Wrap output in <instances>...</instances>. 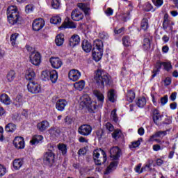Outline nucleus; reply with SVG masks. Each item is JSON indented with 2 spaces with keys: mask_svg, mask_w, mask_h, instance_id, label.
Segmentation results:
<instances>
[{
  "mask_svg": "<svg viewBox=\"0 0 178 178\" xmlns=\"http://www.w3.org/2000/svg\"><path fill=\"white\" fill-rule=\"evenodd\" d=\"M49 133L51 136H52V137H54V136H58L60 131L56 127H51L49 129Z\"/></svg>",
  "mask_w": 178,
  "mask_h": 178,
  "instance_id": "nucleus-42",
  "label": "nucleus"
},
{
  "mask_svg": "<svg viewBox=\"0 0 178 178\" xmlns=\"http://www.w3.org/2000/svg\"><path fill=\"white\" fill-rule=\"evenodd\" d=\"M135 171L136 173H143L144 171V168H141V164H138L136 168H135Z\"/></svg>",
  "mask_w": 178,
  "mask_h": 178,
  "instance_id": "nucleus-57",
  "label": "nucleus"
},
{
  "mask_svg": "<svg viewBox=\"0 0 178 178\" xmlns=\"http://www.w3.org/2000/svg\"><path fill=\"white\" fill-rule=\"evenodd\" d=\"M78 8L84 12L85 15H90V6L84 3H79L77 4Z\"/></svg>",
  "mask_w": 178,
  "mask_h": 178,
  "instance_id": "nucleus-27",
  "label": "nucleus"
},
{
  "mask_svg": "<svg viewBox=\"0 0 178 178\" xmlns=\"http://www.w3.org/2000/svg\"><path fill=\"white\" fill-rule=\"evenodd\" d=\"M152 4L149 3H146V8H145V10L147 12H149L151 10H152Z\"/></svg>",
  "mask_w": 178,
  "mask_h": 178,
  "instance_id": "nucleus-60",
  "label": "nucleus"
},
{
  "mask_svg": "<svg viewBox=\"0 0 178 178\" xmlns=\"http://www.w3.org/2000/svg\"><path fill=\"white\" fill-rule=\"evenodd\" d=\"M136 105L138 108H144L147 105V99L145 97H140L136 102Z\"/></svg>",
  "mask_w": 178,
  "mask_h": 178,
  "instance_id": "nucleus-37",
  "label": "nucleus"
},
{
  "mask_svg": "<svg viewBox=\"0 0 178 178\" xmlns=\"http://www.w3.org/2000/svg\"><path fill=\"white\" fill-rule=\"evenodd\" d=\"M94 95L97 97L98 103H97V102H92L88 95H83L80 97L79 100V105L81 106L82 109H86L90 113H94L97 108H102L105 99L104 94L98 90L94 91Z\"/></svg>",
  "mask_w": 178,
  "mask_h": 178,
  "instance_id": "nucleus-1",
  "label": "nucleus"
},
{
  "mask_svg": "<svg viewBox=\"0 0 178 178\" xmlns=\"http://www.w3.org/2000/svg\"><path fill=\"white\" fill-rule=\"evenodd\" d=\"M168 95H165L164 97H163L160 99V103L162 106H165V105H166V104H168Z\"/></svg>",
  "mask_w": 178,
  "mask_h": 178,
  "instance_id": "nucleus-51",
  "label": "nucleus"
},
{
  "mask_svg": "<svg viewBox=\"0 0 178 178\" xmlns=\"http://www.w3.org/2000/svg\"><path fill=\"white\" fill-rule=\"evenodd\" d=\"M93 159L95 165H102L106 162V153L102 149H97L93 152Z\"/></svg>",
  "mask_w": 178,
  "mask_h": 178,
  "instance_id": "nucleus-5",
  "label": "nucleus"
},
{
  "mask_svg": "<svg viewBox=\"0 0 178 178\" xmlns=\"http://www.w3.org/2000/svg\"><path fill=\"white\" fill-rule=\"evenodd\" d=\"M49 62L53 69H60L63 65V61L58 57H51Z\"/></svg>",
  "mask_w": 178,
  "mask_h": 178,
  "instance_id": "nucleus-11",
  "label": "nucleus"
},
{
  "mask_svg": "<svg viewBox=\"0 0 178 178\" xmlns=\"http://www.w3.org/2000/svg\"><path fill=\"white\" fill-rule=\"evenodd\" d=\"M159 137L158 136V134L156 132L154 134L152 135L149 138V142L156 141V143H159V140L158 139Z\"/></svg>",
  "mask_w": 178,
  "mask_h": 178,
  "instance_id": "nucleus-49",
  "label": "nucleus"
},
{
  "mask_svg": "<svg viewBox=\"0 0 178 178\" xmlns=\"http://www.w3.org/2000/svg\"><path fill=\"white\" fill-rule=\"evenodd\" d=\"M19 35L17 33H13L10 35V41L13 47H16V45H17V38H19Z\"/></svg>",
  "mask_w": 178,
  "mask_h": 178,
  "instance_id": "nucleus-32",
  "label": "nucleus"
},
{
  "mask_svg": "<svg viewBox=\"0 0 178 178\" xmlns=\"http://www.w3.org/2000/svg\"><path fill=\"white\" fill-rule=\"evenodd\" d=\"M35 78V72H34V69L28 68L25 72V79L26 80H34Z\"/></svg>",
  "mask_w": 178,
  "mask_h": 178,
  "instance_id": "nucleus-20",
  "label": "nucleus"
},
{
  "mask_svg": "<svg viewBox=\"0 0 178 178\" xmlns=\"http://www.w3.org/2000/svg\"><path fill=\"white\" fill-rule=\"evenodd\" d=\"M143 48L145 49H149V48H151V38H147L144 39Z\"/></svg>",
  "mask_w": 178,
  "mask_h": 178,
  "instance_id": "nucleus-43",
  "label": "nucleus"
},
{
  "mask_svg": "<svg viewBox=\"0 0 178 178\" xmlns=\"http://www.w3.org/2000/svg\"><path fill=\"white\" fill-rule=\"evenodd\" d=\"M13 145L17 149H23L24 148V139L22 136H17L13 140Z\"/></svg>",
  "mask_w": 178,
  "mask_h": 178,
  "instance_id": "nucleus-14",
  "label": "nucleus"
},
{
  "mask_svg": "<svg viewBox=\"0 0 178 178\" xmlns=\"http://www.w3.org/2000/svg\"><path fill=\"white\" fill-rule=\"evenodd\" d=\"M172 26H175V22L169 19V15L165 13L163 17V28L166 30L168 27L170 29Z\"/></svg>",
  "mask_w": 178,
  "mask_h": 178,
  "instance_id": "nucleus-17",
  "label": "nucleus"
},
{
  "mask_svg": "<svg viewBox=\"0 0 178 178\" xmlns=\"http://www.w3.org/2000/svg\"><path fill=\"white\" fill-rule=\"evenodd\" d=\"M105 127H106V130L110 131V133H112V131H113V130H115L113 125L112 124H111L110 122L106 123Z\"/></svg>",
  "mask_w": 178,
  "mask_h": 178,
  "instance_id": "nucleus-53",
  "label": "nucleus"
},
{
  "mask_svg": "<svg viewBox=\"0 0 178 178\" xmlns=\"http://www.w3.org/2000/svg\"><path fill=\"white\" fill-rule=\"evenodd\" d=\"M7 17L10 24H16L19 22V12L16 6H10L8 8Z\"/></svg>",
  "mask_w": 178,
  "mask_h": 178,
  "instance_id": "nucleus-4",
  "label": "nucleus"
},
{
  "mask_svg": "<svg viewBox=\"0 0 178 178\" xmlns=\"http://www.w3.org/2000/svg\"><path fill=\"white\" fill-rule=\"evenodd\" d=\"M43 161L47 166H52L55 163V154L52 151H47L44 155Z\"/></svg>",
  "mask_w": 178,
  "mask_h": 178,
  "instance_id": "nucleus-7",
  "label": "nucleus"
},
{
  "mask_svg": "<svg viewBox=\"0 0 178 178\" xmlns=\"http://www.w3.org/2000/svg\"><path fill=\"white\" fill-rule=\"evenodd\" d=\"M51 6L53 9H59V6H60V1H59V0H52Z\"/></svg>",
  "mask_w": 178,
  "mask_h": 178,
  "instance_id": "nucleus-47",
  "label": "nucleus"
},
{
  "mask_svg": "<svg viewBox=\"0 0 178 178\" xmlns=\"http://www.w3.org/2000/svg\"><path fill=\"white\" fill-rule=\"evenodd\" d=\"M0 102L4 104V105H10V98L5 93L0 95Z\"/></svg>",
  "mask_w": 178,
  "mask_h": 178,
  "instance_id": "nucleus-28",
  "label": "nucleus"
},
{
  "mask_svg": "<svg viewBox=\"0 0 178 178\" xmlns=\"http://www.w3.org/2000/svg\"><path fill=\"white\" fill-rule=\"evenodd\" d=\"M104 43L100 40H96L93 43L92 58L96 62L102 58Z\"/></svg>",
  "mask_w": 178,
  "mask_h": 178,
  "instance_id": "nucleus-3",
  "label": "nucleus"
},
{
  "mask_svg": "<svg viewBox=\"0 0 178 178\" xmlns=\"http://www.w3.org/2000/svg\"><path fill=\"white\" fill-rule=\"evenodd\" d=\"M162 65L165 72H170L173 69V65H172V62L169 60L162 62Z\"/></svg>",
  "mask_w": 178,
  "mask_h": 178,
  "instance_id": "nucleus-31",
  "label": "nucleus"
},
{
  "mask_svg": "<svg viewBox=\"0 0 178 178\" xmlns=\"http://www.w3.org/2000/svg\"><path fill=\"white\" fill-rule=\"evenodd\" d=\"M28 91L31 94H40L41 92V86L38 83L29 82L27 85Z\"/></svg>",
  "mask_w": 178,
  "mask_h": 178,
  "instance_id": "nucleus-9",
  "label": "nucleus"
},
{
  "mask_svg": "<svg viewBox=\"0 0 178 178\" xmlns=\"http://www.w3.org/2000/svg\"><path fill=\"white\" fill-rule=\"evenodd\" d=\"M140 144H141L140 140H136L131 143L129 145V148H137V147H140Z\"/></svg>",
  "mask_w": 178,
  "mask_h": 178,
  "instance_id": "nucleus-52",
  "label": "nucleus"
},
{
  "mask_svg": "<svg viewBox=\"0 0 178 178\" xmlns=\"http://www.w3.org/2000/svg\"><path fill=\"white\" fill-rule=\"evenodd\" d=\"M163 81L164 86H170V84H172V79L170 77H166Z\"/></svg>",
  "mask_w": 178,
  "mask_h": 178,
  "instance_id": "nucleus-58",
  "label": "nucleus"
},
{
  "mask_svg": "<svg viewBox=\"0 0 178 178\" xmlns=\"http://www.w3.org/2000/svg\"><path fill=\"white\" fill-rule=\"evenodd\" d=\"M177 97V92H172L170 96V99L171 101H176V97Z\"/></svg>",
  "mask_w": 178,
  "mask_h": 178,
  "instance_id": "nucleus-59",
  "label": "nucleus"
},
{
  "mask_svg": "<svg viewBox=\"0 0 178 178\" xmlns=\"http://www.w3.org/2000/svg\"><path fill=\"white\" fill-rule=\"evenodd\" d=\"M170 109H172V111H175V109L177 108V103L174 102V103H171L170 104Z\"/></svg>",
  "mask_w": 178,
  "mask_h": 178,
  "instance_id": "nucleus-63",
  "label": "nucleus"
},
{
  "mask_svg": "<svg viewBox=\"0 0 178 178\" xmlns=\"http://www.w3.org/2000/svg\"><path fill=\"white\" fill-rule=\"evenodd\" d=\"M153 151H161V145H153Z\"/></svg>",
  "mask_w": 178,
  "mask_h": 178,
  "instance_id": "nucleus-64",
  "label": "nucleus"
},
{
  "mask_svg": "<svg viewBox=\"0 0 178 178\" xmlns=\"http://www.w3.org/2000/svg\"><path fill=\"white\" fill-rule=\"evenodd\" d=\"M61 22H62V18H60V17H59L58 15L52 17L50 19V22L52 24H58V23H60Z\"/></svg>",
  "mask_w": 178,
  "mask_h": 178,
  "instance_id": "nucleus-44",
  "label": "nucleus"
},
{
  "mask_svg": "<svg viewBox=\"0 0 178 178\" xmlns=\"http://www.w3.org/2000/svg\"><path fill=\"white\" fill-rule=\"evenodd\" d=\"M156 133L159 138H163L168 134V131H159Z\"/></svg>",
  "mask_w": 178,
  "mask_h": 178,
  "instance_id": "nucleus-56",
  "label": "nucleus"
},
{
  "mask_svg": "<svg viewBox=\"0 0 178 178\" xmlns=\"http://www.w3.org/2000/svg\"><path fill=\"white\" fill-rule=\"evenodd\" d=\"M66 106H67V101L65 99H60L56 103V109L59 112H63Z\"/></svg>",
  "mask_w": 178,
  "mask_h": 178,
  "instance_id": "nucleus-16",
  "label": "nucleus"
},
{
  "mask_svg": "<svg viewBox=\"0 0 178 178\" xmlns=\"http://www.w3.org/2000/svg\"><path fill=\"white\" fill-rule=\"evenodd\" d=\"M44 140V136L42 135H35L32 140L30 141L31 145H37V144H40L41 141Z\"/></svg>",
  "mask_w": 178,
  "mask_h": 178,
  "instance_id": "nucleus-22",
  "label": "nucleus"
},
{
  "mask_svg": "<svg viewBox=\"0 0 178 178\" xmlns=\"http://www.w3.org/2000/svg\"><path fill=\"white\" fill-rule=\"evenodd\" d=\"M5 130L8 133H13L16 130V125L13 123H9L6 126Z\"/></svg>",
  "mask_w": 178,
  "mask_h": 178,
  "instance_id": "nucleus-40",
  "label": "nucleus"
},
{
  "mask_svg": "<svg viewBox=\"0 0 178 178\" xmlns=\"http://www.w3.org/2000/svg\"><path fill=\"white\" fill-rule=\"evenodd\" d=\"M58 150L62 155H66L67 152V146L63 143H60L58 145Z\"/></svg>",
  "mask_w": 178,
  "mask_h": 178,
  "instance_id": "nucleus-36",
  "label": "nucleus"
},
{
  "mask_svg": "<svg viewBox=\"0 0 178 178\" xmlns=\"http://www.w3.org/2000/svg\"><path fill=\"white\" fill-rule=\"evenodd\" d=\"M15 79H16V72H15L14 70L8 72L6 76L7 81H9V83H12Z\"/></svg>",
  "mask_w": 178,
  "mask_h": 178,
  "instance_id": "nucleus-34",
  "label": "nucleus"
},
{
  "mask_svg": "<svg viewBox=\"0 0 178 178\" xmlns=\"http://www.w3.org/2000/svg\"><path fill=\"white\" fill-rule=\"evenodd\" d=\"M111 118L113 122H118V114H116V109L111 111Z\"/></svg>",
  "mask_w": 178,
  "mask_h": 178,
  "instance_id": "nucleus-55",
  "label": "nucleus"
},
{
  "mask_svg": "<svg viewBox=\"0 0 178 178\" xmlns=\"http://www.w3.org/2000/svg\"><path fill=\"white\" fill-rule=\"evenodd\" d=\"M45 26V21L42 18L35 19L32 24V28L34 31H40Z\"/></svg>",
  "mask_w": 178,
  "mask_h": 178,
  "instance_id": "nucleus-10",
  "label": "nucleus"
},
{
  "mask_svg": "<svg viewBox=\"0 0 178 178\" xmlns=\"http://www.w3.org/2000/svg\"><path fill=\"white\" fill-rule=\"evenodd\" d=\"M80 44V36L78 35H73L70 39V47H76Z\"/></svg>",
  "mask_w": 178,
  "mask_h": 178,
  "instance_id": "nucleus-21",
  "label": "nucleus"
},
{
  "mask_svg": "<svg viewBox=\"0 0 178 178\" xmlns=\"http://www.w3.org/2000/svg\"><path fill=\"white\" fill-rule=\"evenodd\" d=\"M106 14L107 15V16H112V15H113V10L111 8H107Z\"/></svg>",
  "mask_w": 178,
  "mask_h": 178,
  "instance_id": "nucleus-61",
  "label": "nucleus"
},
{
  "mask_svg": "<svg viewBox=\"0 0 178 178\" xmlns=\"http://www.w3.org/2000/svg\"><path fill=\"white\" fill-rule=\"evenodd\" d=\"M112 137L115 140H118V138L122 137V131L120 129H115L112 134Z\"/></svg>",
  "mask_w": 178,
  "mask_h": 178,
  "instance_id": "nucleus-45",
  "label": "nucleus"
},
{
  "mask_svg": "<svg viewBox=\"0 0 178 178\" xmlns=\"http://www.w3.org/2000/svg\"><path fill=\"white\" fill-rule=\"evenodd\" d=\"M95 81L98 86H100L102 88H104L105 84H109L111 81V76L106 72L103 70H97L95 72Z\"/></svg>",
  "mask_w": 178,
  "mask_h": 178,
  "instance_id": "nucleus-2",
  "label": "nucleus"
},
{
  "mask_svg": "<svg viewBox=\"0 0 178 178\" xmlns=\"http://www.w3.org/2000/svg\"><path fill=\"white\" fill-rule=\"evenodd\" d=\"M92 130L91 126L83 124L79 128L78 132L79 134H81V136H89V134H91Z\"/></svg>",
  "mask_w": 178,
  "mask_h": 178,
  "instance_id": "nucleus-13",
  "label": "nucleus"
},
{
  "mask_svg": "<svg viewBox=\"0 0 178 178\" xmlns=\"http://www.w3.org/2000/svg\"><path fill=\"white\" fill-rule=\"evenodd\" d=\"M49 122L47 120H43L37 124V129L38 131L42 133L45 131V130L48 129L50 127Z\"/></svg>",
  "mask_w": 178,
  "mask_h": 178,
  "instance_id": "nucleus-18",
  "label": "nucleus"
},
{
  "mask_svg": "<svg viewBox=\"0 0 178 178\" xmlns=\"http://www.w3.org/2000/svg\"><path fill=\"white\" fill-rule=\"evenodd\" d=\"M152 2L156 8H161L163 5V0H152Z\"/></svg>",
  "mask_w": 178,
  "mask_h": 178,
  "instance_id": "nucleus-50",
  "label": "nucleus"
},
{
  "mask_svg": "<svg viewBox=\"0 0 178 178\" xmlns=\"http://www.w3.org/2000/svg\"><path fill=\"white\" fill-rule=\"evenodd\" d=\"M82 49L85 52H91V49H92V45H91V43H90L88 40H84L82 42Z\"/></svg>",
  "mask_w": 178,
  "mask_h": 178,
  "instance_id": "nucleus-24",
  "label": "nucleus"
},
{
  "mask_svg": "<svg viewBox=\"0 0 178 178\" xmlns=\"http://www.w3.org/2000/svg\"><path fill=\"white\" fill-rule=\"evenodd\" d=\"M71 17L72 20H74L75 22H80V20H83L84 15L81 12H79V10L76 9L71 13Z\"/></svg>",
  "mask_w": 178,
  "mask_h": 178,
  "instance_id": "nucleus-19",
  "label": "nucleus"
},
{
  "mask_svg": "<svg viewBox=\"0 0 178 178\" xmlns=\"http://www.w3.org/2000/svg\"><path fill=\"white\" fill-rule=\"evenodd\" d=\"M122 154V151L118 147H113L110 149V156L114 161H117L119 158H120V154Z\"/></svg>",
  "mask_w": 178,
  "mask_h": 178,
  "instance_id": "nucleus-15",
  "label": "nucleus"
},
{
  "mask_svg": "<svg viewBox=\"0 0 178 178\" xmlns=\"http://www.w3.org/2000/svg\"><path fill=\"white\" fill-rule=\"evenodd\" d=\"M116 166H118V161H113L111 163L109 166L107 167L105 174L108 175V173H111V172H112V170H113Z\"/></svg>",
  "mask_w": 178,
  "mask_h": 178,
  "instance_id": "nucleus-38",
  "label": "nucleus"
},
{
  "mask_svg": "<svg viewBox=\"0 0 178 178\" xmlns=\"http://www.w3.org/2000/svg\"><path fill=\"white\" fill-rule=\"evenodd\" d=\"M163 117V115L159 114V111L158 110H154L153 111V120L156 124H158L159 120H162Z\"/></svg>",
  "mask_w": 178,
  "mask_h": 178,
  "instance_id": "nucleus-30",
  "label": "nucleus"
},
{
  "mask_svg": "<svg viewBox=\"0 0 178 178\" xmlns=\"http://www.w3.org/2000/svg\"><path fill=\"white\" fill-rule=\"evenodd\" d=\"M23 163H24V161L22 159H16L13 162V168L15 170H19L23 166Z\"/></svg>",
  "mask_w": 178,
  "mask_h": 178,
  "instance_id": "nucleus-25",
  "label": "nucleus"
},
{
  "mask_svg": "<svg viewBox=\"0 0 178 178\" xmlns=\"http://www.w3.org/2000/svg\"><path fill=\"white\" fill-rule=\"evenodd\" d=\"M34 10V6L33 4H29L25 7V11L26 13H31Z\"/></svg>",
  "mask_w": 178,
  "mask_h": 178,
  "instance_id": "nucleus-54",
  "label": "nucleus"
},
{
  "mask_svg": "<svg viewBox=\"0 0 178 178\" xmlns=\"http://www.w3.org/2000/svg\"><path fill=\"white\" fill-rule=\"evenodd\" d=\"M29 60L34 66L41 65V54L38 51H33L29 56Z\"/></svg>",
  "mask_w": 178,
  "mask_h": 178,
  "instance_id": "nucleus-8",
  "label": "nucleus"
},
{
  "mask_svg": "<svg viewBox=\"0 0 178 178\" xmlns=\"http://www.w3.org/2000/svg\"><path fill=\"white\" fill-rule=\"evenodd\" d=\"M107 96L110 102H115L116 101V95L113 89H111L108 92Z\"/></svg>",
  "mask_w": 178,
  "mask_h": 178,
  "instance_id": "nucleus-35",
  "label": "nucleus"
},
{
  "mask_svg": "<svg viewBox=\"0 0 178 178\" xmlns=\"http://www.w3.org/2000/svg\"><path fill=\"white\" fill-rule=\"evenodd\" d=\"M145 133V130L144 129V128L140 127L138 129V134H139V136H144Z\"/></svg>",
  "mask_w": 178,
  "mask_h": 178,
  "instance_id": "nucleus-62",
  "label": "nucleus"
},
{
  "mask_svg": "<svg viewBox=\"0 0 178 178\" xmlns=\"http://www.w3.org/2000/svg\"><path fill=\"white\" fill-rule=\"evenodd\" d=\"M8 173L6 167L2 164H0V177L5 176Z\"/></svg>",
  "mask_w": 178,
  "mask_h": 178,
  "instance_id": "nucleus-46",
  "label": "nucleus"
},
{
  "mask_svg": "<svg viewBox=\"0 0 178 178\" xmlns=\"http://www.w3.org/2000/svg\"><path fill=\"white\" fill-rule=\"evenodd\" d=\"M65 42V35L63 34H58L56 35L55 39V43L57 47H62Z\"/></svg>",
  "mask_w": 178,
  "mask_h": 178,
  "instance_id": "nucleus-26",
  "label": "nucleus"
},
{
  "mask_svg": "<svg viewBox=\"0 0 178 178\" xmlns=\"http://www.w3.org/2000/svg\"><path fill=\"white\" fill-rule=\"evenodd\" d=\"M162 66H163V64H162V62L159 61L156 63V70H154L152 73L153 74L152 75V79L156 76V74H158L159 70L162 69Z\"/></svg>",
  "mask_w": 178,
  "mask_h": 178,
  "instance_id": "nucleus-33",
  "label": "nucleus"
},
{
  "mask_svg": "<svg viewBox=\"0 0 178 178\" xmlns=\"http://www.w3.org/2000/svg\"><path fill=\"white\" fill-rule=\"evenodd\" d=\"M60 29H76V24L74 22L69 21V19H65Z\"/></svg>",
  "mask_w": 178,
  "mask_h": 178,
  "instance_id": "nucleus-23",
  "label": "nucleus"
},
{
  "mask_svg": "<svg viewBox=\"0 0 178 178\" xmlns=\"http://www.w3.org/2000/svg\"><path fill=\"white\" fill-rule=\"evenodd\" d=\"M68 77L72 81H77L81 77V72L78 70H71L69 72Z\"/></svg>",
  "mask_w": 178,
  "mask_h": 178,
  "instance_id": "nucleus-12",
  "label": "nucleus"
},
{
  "mask_svg": "<svg viewBox=\"0 0 178 178\" xmlns=\"http://www.w3.org/2000/svg\"><path fill=\"white\" fill-rule=\"evenodd\" d=\"M84 87H86V81L84 80H81L74 83V88L78 91H82Z\"/></svg>",
  "mask_w": 178,
  "mask_h": 178,
  "instance_id": "nucleus-29",
  "label": "nucleus"
},
{
  "mask_svg": "<svg viewBox=\"0 0 178 178\" xmlns=\"http://www.w3.org/2000/svg\"><path fill=\"white\" fill-rule=\"evenodd\" d=\"M134 98H136V93L133 90H129L127 94V100L128 102L134 101Z\"/></svg>",
  "mask_w": 178,
  "mask_h": 178,
  "instance_id": "nucleus-39",
  "label": "nucleus"
},
{
  "mask_svg": "<svg viewBox=\"0 0 178 178\" xmlns=\"http://www.w3.org/2000/svg\"><path fill=\"white\" fill-rule=\"evenodd\" d=\"M122 43L124 47H129L131 44L130 38L129 36H124L122 38Z\"/></svg>",
  "mask_w": 178,
  "mask_h": 178,
  "instance_id": "nucleus-48",
  "label": "nucleus"
},
{
  "mask_svg": "<svg viewBox=\"0 0 178 178\" xmlns=\"http://www.w3.org/2000/svg\"><path fill=\"white\" fill-rule=\"evenodd\" d=\"M148 27H149V25L148 24V19L147 18H144L140 23V29L145 31L148 30Z\"/></svg>",
  "mask_w": 178,
  "mask_h": 178,
  "instance_id": "nucleus-41",
  "label": "nucleus"
},
{
  "mask_svg": "<svg viewBox=\"0 0 178 178\" xmlns=\"http://www.w3.org/2000/svg\"><path fill=\"white\" fill-rule=\"evenodd\" d=\"M42 79L44 81L51 80V83H56L58 81V72L55 70H45L42 72Z\"/></svg>",
  "mask_w": 178,
  "mask_h": 178,
  "instance_id": "nucleus-6",
  "label": "nucleus"
}]
</instances>
